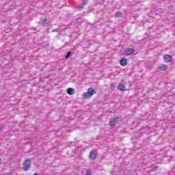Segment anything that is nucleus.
Returning <instances> with one entry per match:
<instances>
[{"instance_id":"39448f33","label":"nucleus","mask_w":175,"mask_h":175,"mask_svg":"<svg viewBox=\"0 0 175 175\" xmlns=\"http://www.w3.org/2000/svg\"><path fill=\"white\" fill-rule=\"evenodd\" d=\"M97 155H98V152H96V150H91L90 152L89 158L90 159L94 161V159H96Z\"/></svg>"},{"instance_id":"6ab92c4d","label":"nucleus","mask_w":175,"mask_h":175,"mask_svg":"<svg viewBox=\"0 0 175 175\" xmlns=\"http://www.w3.org/2000/svg\"><path fill=\"white\" fill-rule=\"evenodd\" d=\"M2 131H3V126L0 124V132H2Z\"/></svg>"},{"instance_id":"4be33fe9","label":"nucleus","mask_w":175,"mask_h":175,"mask_svg":"<svg viewBox=\"0 0 175 175\" xmlns=\"http://www.w3.org/2000/svg\"><path fill=\"white\" fill-rule=\"evenodd\" d=\"M34 175H38V173L34 174Z\"/></svg>"},{"instance_id":"9b49d317","label":"nucleus","mask_w":175,"mask_h":175,"mask_svg":"<svg viewBox=\"0 0 175 175\" xmlns=\"http://www.w3.org/2000/svg\"><path fill=\"white\" fill-rule=\"evenodd\" d=\"M42 27H47L49 25V19H44L42 23Z\"/></svg>"},{"instance_id":"ddd939ff","label":"nucleus","mask_w":175,"mask_h":175,"mask_svg":"<svg viewBox=\"0 0 175 175\" xmlns=\"http://www.w3.org/2000/svg\"><path fill=\"white\" fill-rule=\"evenodd\" d=\"M70 55H72V52L68 51L65 56L66 59H68L70 57Z\"/></svg>"},{"instance_id":"dca6fc26","label":"nucleus","mask_w":175,"mask_h":175,"mask_svg":"<svg viewBox=\"0 0 175 175\" xmlns=\"http://www.w3.org/2000/svg\"><path fill=\"white\" fill-rule=\"evenodd\" d=\"M115 87H116V85H114V83H112L110 84L111 90H114Z\"/></svg>"},{"instance_id":"5701e85b","label":"nucleus","mask_w":175,"mask_h":175,"mask_svg":"<svg viewBox=\"0 0 175 175\" xmlns=\"http://www.w3.org/2000/svg\"><path fill=\"white\" fill-rule=\"evenodd\" d=\"M71 144H74V143H73V142H72V143H71Z\"/></svg>"},{"instance_id":"f8f14e48","label":"nucleus","mask_w":175,"mask_h":175,"mask_svg":"<svg viewBox=\"0 0 175 175\" xmlns=\"http://www.w3.org/2000/svg\"><path fill=\"white\" fill-rule=\"evenodd\" d=\"M159 69L161 71H165V70H166V69H167V66L163 64V65L160 66Z\"/></svg>"},{"instance_id":"20e7f679","label":"nucleus","mask_w":175,"mask_h":175,"mask_svg":"<svg viewBox=\"0 0 175 175\" xmlns=\"http://www.w3.org/2000/svg\"><path fill=\"white\" fill-rule=\"evenodd\" d=\"M120 121H122L121 118L120 117L114 118L113 119H111V120L109 121V125L110 126H111V128H114V126H116V124H118Z\"/></svg>"},{"instance_id":"a211bd4d","label":"nucleus","mask_w":175,"mask_h":175,"mask_svg":"<svg viewBox=\"0 0 175 175\" xmlns=\"http://www.w3.org/2000/svg\"><path fill=\"white\" fill-rule=\"evenodd\" d=\"M83 9H84V7L83 6H79L77 8V10H83Z\"/></svg>"},{"instance_id":"7ed1b4c3","label":"nucleus","mask_w":175,"mask_h":175,"mask_svg":"<svg viewBox=\"0 0 175 175\" xmlns=\"http://www.w3.org/2000/svg\"><path fill=\"white\" fill-rule=\"evenodd\" d=\"M31 159H26L23 163V170L25 172H28L31 169Z\"/></svg>"},{"instance_id":"1a4fd4ad","label":"nucleus","mask_w":175,"mask_h":175,"mask_svg":"<svg viewBox=\"0 0 175 175\" xmlns=\"http://www.w3.org/2000/svg\"><path fill=\"white\" fill-rule=\"evenodd\" d=\"M126 54L127 55H131V54H133L135 53V49H126Z\"/></svg>"},{"instance_id":"0eeeda50","label":"nucleus","mask_w":175,"mask_h":175,"mask_svg":"<svg viewBox=\"0 0 175 175\" xmlns=\"http://www.w3.org/2000/svg\"><path fill=\"white\" fill-rule=\"evenodd\" d=\"M163 59L165 61V62L169 63V62H172V55H165L163 56Z\"/></svg>"},{"instance_id":"f257e3e1","label":"nucleus","mask_w":175,"mask_h":175,"mask_svg":"<svg viewBox=\"0 0 175 175\" xmlns=\"http://www.w3.org/2000/svg\"><path fill=\"white\" fill-rule=\"evenodd\" d=\"M157 156L154 153H150L144 156V165H148L150 162H155Z\"/></svg>"},{"instance_id":"393cba45","label":"nucleus","mask_w":175,"mask_h":175,"mask_svg":"<svg viewBox=\"0 0 175 175\" xmlns=\"http://www.w3.org/2000/svg\"><path fill=\"white\" fill-rule=\"evenodd\" d=\"M66 44H68V43L66 42Z\"/></svg>"},{"instance_id":"412c9836","label":"nucleus","mask_w":175,"mask_h":175,"mask_svg":"<svg viewBox=\"0 0 175 175\" xmlns=\"http://www.w3.org/2000/svg\"><path fill=\"white\" fill-rule=\"evenodd\" d=\"M1 161H2V159L0 158V163H1Z\"/></svg>"},{"instance_id":"9d476101","label":"nucleus","mask_w":175,"mask_h":175,"mask_svg":"<svg viewBox=\"0 0 175 175\" xmlns=\"http://www.w3.org/2000/svg\"><path fill=\"white\" fill-rule=\"evenodd\" d=\"M67 94L68 95H73L75 94V89L73 88H68L67 89Z\"/></svg>"},{"instance_id":"4468645a","label":"nucleus","mask_w":175,"mask_h":175,"mask_svg":"<svg viewBox=\"0 0 175 175\" xmlns=\"http://www.w3.org/2000/svg\"><path fill=\"white\" fill-rule=\"evenodd\" d=\"M121 16H122V13H121L120 12H117L115 14V17H116V18L120 17Z\"/></svg>"},{"instance_id":"f3484780","label":"nucleus","mask_w":175,"mask_h":175,"mask_svg":"<svg viewBox=\"0 0 175 175\" xmlns=\"http://www.w3.org/2000/svg\"><path fill=\"white\" fill-rule=\"evenodd\" d=\"M85 175H92L91 171L90 170H87Z\"/></svg>"},{"instance_id":"6e6552de","label":"nucleus","mask_w":175,"mask_h":175,"mask_svg":"<svg viewBox=\"0 0 175 175\" xmlns=\"http://www.w3.org/2000/svg\"><path fill=\"white\" fill-rule=\"evenodd\" d=\"M120 65H121V66H126V65H128V60L125 58H122L120 60Z\"/></svg>"},{"instance_id":"aec40b11","label":"nucleus","mask_w":175,"mask_h":175,"mask_svg":"<svg viewBox=\"0 0 175 175\" xmlns=\"http://www.w3.org/2000/svg\"><path fill=\"white\" fill-rule=\"evenodd\" d=\"M83 5H87L88 3V0H83Z\"/></svg>"},{"instance_id":"2eb2a0df","label":"nucleus","mask_w":175,"mask_h":175,"mask_svg":"<svg viewBox=\"0 0 175 175\" xmlns=\"http://www.w3.org/2000/svg\"><path fill=\"white\" fill-rule=\"evenodd\" d=\"M77 24H81L83 23V19L81 18H78L76 19Z\"/></svg>"},{"instance_id":"423d86ee","label":"nucleus","mask_w":175,"mask_h":175,"mask_svg":"<svg viewBox=\"0 0 175 175\" xmlns=\"http://www.w3.org/2000/svg\"><path fill=\"white\" fill-rule=\"evenodd\" d=\"M117 89L119 91L124 92V91H125V90H126V86H125V85H124V83H118V85L117 86Z\"/></svg>"},{"instance_id":"b1692460","label":"nucleus","mask_w":175,"mask_h":175,"mask_svg":"<svg viewBox=\"0 0 175 175\" xmlns=\"http://www.w3.org/2000/svg\"><path fill=\"white\" fill-rule=\"evenodd\" d=\"M66 44H68V43L66 42Z\"/></svg>"},{"instance_id":"f03ea898","label":"nucleus","mask_w":175,"mask_h":175,"mask_svg":"<svg viewBox=\"0 0 175 175\" xmlns=\"http://www.w3.org/2000/svg\"><path fill=\"white\" fill-rule=\"evenodd\" d=\"M96 94V91H95V90H94V88H90L88 90L87 92H85L83 94L82 96L83 98V99H90V98H91L92 96V95Z\"/></svg>"}]
</instances>
